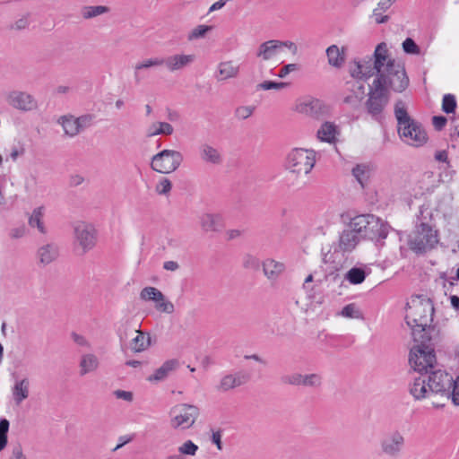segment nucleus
Returning a JSON list of instances; mask_svg holds the SVG:
<instances>
[{
	"mask_svg": "<svg viewBox=\"0 0 459 459\" xmlns=\"http://www.w3.org/2000/svg\"><path fill=\"white\" fill-rule=\"evenodd\" d=\"M374 61H354L351 67V75L357 80L367 81L376 74L375 78L382 77L385 82L391 85L392 91L403 92L409 85V78L404 66L392 58L387 45L379 43L374 51Z\"/></svg>",
	"mask_w": 459,
	"mask_h": 459,
	"instance_id": "nucleus-1",
	"label": "nucleus"
},
{
	"mask_svg": "<svg viewBox=\"0 0 459 459\" xmlns=\"http://www.w3.org/2000/svg\"><path fill=\"white\" fill-rule=\"evenodd\" d=\"M407 314L405 321L411 329L412 336L414 333L431 335L435 327H431L433 316L435 312L434 305L430 298L423 294L412 295L406 303Z\"/></svg>",
	"mask_w": 459,
	"mask_h": 459,
	"instance_id": "nucleus-2",
	"label": "nucleus"
},
{
	"mask_svg": "<svg viewBox=\"0 0 459 459\" xmlns=\"http://www.w3.org/2000/svg\"><path fill=\"white\" fill-rule=\"evenodd\" d=\"M394 115L399 136L404 143L413 147H421L427 143L429 137L425 128L409 116L403 101L395 103Z\"/></svg>",
	"mask_w": 459,
	"mask_h": 459,
	"instance_id": "nucleus-3",
	"label": "nucleus"
},
{
	"mask_svg": "<svg viewBox=\"0 0 459 459\" xmlns=\"http://www.w3.org/2000/svg\"><path fill=\"white\" fill-rule=\"evenodd\" d=\"M413 340L417 343L410 351L409 363L411 368L418 373L428 374L429 368H433L436 363V355L432 336L414 333Z\"/></svg>",
	"mask_w": 459,
	"mask_h": 459,
	"instance_id": "nucleus-4",
	"label": "nucleus"
},
{
	"mask_svg": "<svg viewBox=\"0 0 459 459\" xmlns=\"http://www.w3.org/2000/svg\"><path fill=\"white\" fill-rule=\"evenodd\" d=\"M439 243V232L427 222H420L408 235L407 244L415 254L421 255L434 249Z\"/></svg>",
	"mask_w": 459,
	"mask_h": 459,
	"instance_id": "nucleus-5",
	"label": "nucleus"
},
{
	"mask_svg": "<svg viewBox=\"0 0 459 459\" xmlns=\"http://www.w3.org/2000/svg\"><path fill=\"white\" fill-rule=\"evenodd\" d=\"M389 90L391 85L385 82L383 78H375L369 86L368 98L366 101L368 113L376 119H379L389 101Z\"/></svg>",
	"mask_w": 459,
	"mask_h": 459,
	"instance_id": "nucleus-6",
	"label": "nucleus"
},
{
	"mask_svg": "<svg viewBox=\"0 0 459 459\" xmlns=\"http://www.w3.org/2000/svg\"><path fill=\"white\" fill-rule=\"evenodd\" d=\"M349 230L359 237L373 234L374 236L385 237L387 226L378 217L373 214H360L353 217L349 223Z\"/></svg>",
	"mask_w": 459,
	"mask_h": 459,
	"instance_id": "nucleus-7",
	"label": "nucleus"
},
{
	"mask_svg": "<svg viewBox=\"0 0 459 459\" xmlns=\"http://www.w3.org/2000/svg\"><path fill=\"white\" fill-rule=\"evenodd\" d=\"M200 415V409L194 404L179 403L169 411L170 427L174 429H188Z\"/></svg>",
	"mask_w": 459,
	"mask_h": 459,
	"instance_id": "nucleus-8",
	"label": "nucleus"
},
{
	"mask_svg": "<svg viewBox=\"0 0 459 459\" xmlns=\"http://www.w3.org/2000/svg\"><path fill=\"white\" fill-rule=\"evenodd\" d=\"M316 153L312 150L296 148L287 157V168L297 175H307L314 168Z\"/></svg>",
	"mask_w": 459,
	"mask_h": 459,
	"instance_id": "nucleus-9",
	"label": "nucleus"
},
{
	"mask_svg": "<svg viewBox=\"0 0 459 459\" xmlns=\"http://www.w3.org/2000/svg\"><path fill=\"white\" fill-rule=\"evenodd\" d=\"M183 160L182 154L178 151L164 150L153 156L152 168L160 173L175 171Z\"/></svg>",
	"mask_w": 459,
	"mask_h": 459,
	"instance_id": "nucleus-10",
	"label": "nucleus"
},
{
	"mask_svg": "<svg viewBox=\"0 0 459 459\" xmlns=\"http://www.w3.org/2000/svg\"><path fill=\"white\" fill-rule=\"evenodd\" d=\"M324 301L321 289H299L296 295V304L306 313L316 311Z\"/></svg>",
	"mask_w": 459,
	"mask_h": 459,
	"instance_id": "nucleus-11",
	"label": "nucleus"
},
{
	"mask_svg": "<svg viewBox=\"0 0 459 459\" xmlns=\"http://www.w3.org/2000/svg\"><path fill=\"white\" fill-rule=\"evenodd\" d=\"M282 48H289L293 55L298 53V47L294 42L272 39L259 46L256 56L264 61H269L275 58Z\"/></svg>",
	"mask_w": 459,
	"mask_h": 459,
	"instance_id": "nucleus-12",
	"label": "nucleus"
},
{
	"mask_svg": "<svg viewBox=\"0 0 459 459\" xmlns=\"http://www.w3.org/2000/svg\"><path fill=\"white\" fill-rule=\"evenodd\" d=\"M453 377L443 370L432 371L427 374L428 387L430 393L446 394L451 389Z\"/></svg>",
	"mask_w": 459,
	"mask_h": 459,
	"instance_id": "nucleus-13",
	"label": "nucleus"
},
{
	"mask_svg": "<svg viewBox=\"0 0 459 459\" xmlns=\"http://www.w3.org/2000/svg\"><path fill=\"white\" fill-rule=\"evenodd\" d=\"M295 110L311 117H318L326 111V108L320 100L307 96L296 101Z\"/></svg>",
	"mask_w": 459,
	"mask_h": 459,
	"instance_id": "nucleus-14",
	"label": "nucleus"
},
{
	"mask_svg": "<svg viewBox=\"0 0 459 459\" xmlns=\"http://www.w3.org/2000/svg\"><path fill=\"white\" fill-rule=\"evenodd\" d=\"M404 443V437L399 431H394L381 440V451L389 457L396 458L403 451Z\"/></svg>",
	"mask_w": 459,
	"mask_h": 459,
	"instance_id": "nucleus-15",
	"label": "nucleus"
},
{
	"mask_svg": "<svg viewBox=\"0 0 459 459\" xmlns=\"http://www.w3.org/2000/svg\"><path fill=\"white\" fill-rule=\"evenodd\" d=\"M250 375L244 370L224 375L217 386L219 391L228 392L246 385L250 380Z\"/></svg>",
	"mask_w": 459,
	"mask_h": 459,
	"instance_id": "nucleus-16",
	"label": "nucleus"
},
{
	"mask_svg": "<svg viewBox=\"0 0 459 459\" xmlns=\"http://www.w3.org/2000/svg\"><path fill=\"white\" fill-rule=\"evenodd\" d=\"M75 238L83 251L92 248L96 242L95 230L91 225L78 222L74 228Z\"/></svg>",
	"mask_w": 459,
	"mask_h": 459,
	"instance_id": "nucleus-17",
	"label": "nucleus"
},
{
	"mask_svg": "<svg viewBox=\"0 0 459 459\" xmlns=\"http://www.w3.org/2000/svg\"><path fill=\"white\" fill-rule=\"evenodd\" d=\"M140 297L144 300L155 301L157 309L162 312L169 314L174 312V305L165 300L164 295L158 289H143Z\"/></svg>",
	"mask_w": 459,
	"mask_h": 459,
	"instance_id": "nucleus-18",
	"label": "nucleus"
},
{
	"mask_svg": "<svg viewBox=\"0 0 459 459\" xmlns=\"http://www.w3.org/2000/svg\"><path fill=\"white\" fill-rule=\"evenodd\" d=\"M7 100L12 107L24 111L32 110L37 107L34 99L24 92H12L8 95Z\"/></svg>",
	"mask_w": 459,
	"mask_h": 459,
	"instance_id": "nucleus-19",
	"label": "nucleus"
},
{
	"mask_svg": "<svg viewBox=\"0 0 459 459\" xmlns=\"http://www.w3.org/2000/svg\"><path fill=\"white\" fill-rule=\"evenodd\" d=\"M409 392L416 400H421L430 393L428 387L427 374L420 373L419 377L413 378L409 385Z\"/></svg>",
	"mask_w": 459,
	"mask_h": 459,
	"instance_id": "nucleus-20",
	"label": "nucleus"
},
{
	"mask_svg": "<svg viewBox=\"0 0 459 459\" xmlns=\"http://www.w3.org/2000/svg\"><path fill=\"white\" fill-rule=\"evenodd\" d=\"M179 367V361L177 359L166 360L154 373L147 377L150 382H160L165 380L169 373L175 371Z\"/></svg>",
	"mask_w": 459,
	"mask_h": 459,
	"instance_id": "nucleus-21",
	"label": "nucleus"
},
{
	"mask_svg": "<svg viewBox=\"0 0 459 459\" xmlns=\"http://www.w3.org/2000/svg\"><path fill=\"white\" fill-rule=\"evenodd\" d=\"M195 59V55H174L164 59V65L173 72L190 65Z\"/></svg>",
	"mask_w": 459,
	"mask_h": 459,
	"instance_id": "nucleus-22",
	"label": "nucleus"
},
{
	"mask_svg": "<svg viewBox=\"0 0 459 459\" xmlns=\"http://www.w3.org/2000/svg\"><path fill=\"white\" fill-rule=\"evenodd\" d=\"M359 242V237L349 229L344 230L340 235L338 248L342 252H351Z\"/></svg>",
	"mask_w": 459,
	"mask_h": 459,
	"instance_id": "nucleus-23",
	"label": "nucleus"
},
{
	"mask_svg": "<svg viewBox=\"0 0 459 459\" xmlns=\"http://www.w3.org/2000/svg\"><path fill=\"white\" fill-rule=\"evenodd\" d=\"M328 64L336 68H340L345 62V48H339L337 45H331L326 48Z\"/></svg>",
	"mask_w": 459,
	"mask_h": 459,
	"instance_id": "nucleus-24",
	"label": "nucleus"
},
{
	"mask_svg": "<svg viewBox=\"0 0 459 459\" xmlns=\"http://www.w3.org/2000/svg\"><path fill=\"white\" fill-rule=\"evenodd\" d=\"M285 270V264L282 262L274 259H265L263 262V271L268 279H277Z\"/></svg>",
	"mask_w": 459,
	"mask_h": 459,
	"instance_id": "nucleus-25",
	"label": "nucleus"
},
{
	"mask_svg": "<svg viewBox=\"0 0 459 459\" xmlns=\"http://www.w3.org/2000/svg\"><path fill=\"white\" fill-rule=\"evenodd\" d=\"M201 227L205 231H218L223 228V221L220 215L204 214L200 218Z\"/></svg>",
	"mask_w": 459,
	"mask_h": 459,
	"instance_id": "nucleus-26",
	"label": "nucleus"
},
{
	"mask_svg": "<svg viewBox=\"0 0 459 459\" xmlns=\"http://www.w3.org/2000/svg\"><path fill=\"white\" fill-rule=\"evenodd\" d=\"M30 381L28 378L16 380L12 389L13 401L17 405L29 397Z\"/></svg>",
	"mask_w": 459,
	"mask_h": 459,
	"instance_id": "nucleus-27",
	"label": "nucleus"
},
{
	"mask_svg": "<svg viewBox=\"0 0 459 459\" xmlns=\"http://www.w3.org/2000/svg\"><path fill=\"white\" fill-rule=\"evenodd\" d=\"M372 171L373 168L369 164H358L352 169V175L364 188L371 177Z\"/></svg>",
	"mask_w": 459,
	"mask_h": 459,
	"instance_id": "nucleus-28",
	"label": "nucleus"
},
{
	"mask_svg": "<svg viewBox=\"0 0 459 459\" xmlns=\"http://www.w3.org/2000/svg\"><path fill=\"white\" fill-rule=\"evenodd\" d=\"M337 128L330 122L324 123L317 131V137L322 142L333 143L336 139Z\"/></svg>",
	"mask_w": 459,
	"mask_h": 459,
	"instance_id": "nucleus-29",
	"label": "nucleus"
},
{
	"mask_svg": "<svg viewBox=\"0 0 459 459\" xmlns=\"http://www.w3.org/2000/svg\"><path fill=\"white\" fill-rule=\"evenodd\" d=\"M99 367L98 358L91 353L82 356L80 360V375L84 376L96 370Z\"/></svg>",
	"mask_w": 459,
	"mask_h": 459,
	"instance_id": "nucleus-30",
	"label": "nucleus"
},
{
	"mask_svg": "<svg viewBox=\"0 0 459 459\" xmlns=\"http://www.w3.org/2000/svg\"><path fill=\"white\" fill-rule=\"evenodd\" d=\"M173 131L172 126L167 122H154L146 129V136L152 137L158 134L170 135Z\"/></svg>",
	"mask_w": 459,
	"mask_h": 459,
	"instance_id": "nucleus-31",
	"label": "nucleus"
},
{
	"mask_svg": "<svg viewBox=\"0 0 459 459\" xmlns=\"http://www.w3.org/2000/svg\"><path fill=\"white\" fill-rule=\"evenodd\" d=\"M200 154L205 162L218 164L221 160L218 150L208 144H204L200 147Z\"/></svg>",
	"mask_w": 459,
	"mask_h": 459,
	"instance_id": "nucleus-32",
	"label": "nucleus"
},
{
	"mask_svg": "<svg viewBox=\"0 0 459 459\" xmlns=\"http://www.w3.org/2000/svg\"><path fill=\"white\" fill-rule=\"evenodd\" d=\"M219 74L220 80H227L235 77L238 73V66L236 65L232 61L221 62L219 65Z\"/></svg>",
	"mask_w": 459,
	"mask_h": 459,
	"instance_id": "nucleus-33",
	"label": "nucleus"
},
{
	"mask_svg": "<svg viewBox=\"0 0 459 459\" xmlns=\"http://www.w3.org/2000/svg\"><path fill=\"white\" fill-rule=\"evenodd\" d=\"M39 261L43 264H48L56 259L58 256L57 248L52 245H46L39 249Z\"/></svg>",
	"mask_w": 459,
	"mask_h": 459,
	"instance_id": "nucleus-34",
	"label": "nucleus"
},
{
	"mask_svg": "<svg viewBox=\"0 0 459 459\" xmlns=\"http://www.w3.org/2000/svg\"><path fill=\"white\" fill-rule=\"evenodd\" d=\"M65 134L74 136L77 134L81 128L80 118L73 117H63L61 121Z\"/></svg>",
	"mask_w": 459,
	"mask_h": 459,
	"instance_id": "nucleus-35",
	"label": "nucleus"
},
{
	"mask_svg": "<svg viewBox=\"0 0 459 459\" xmlns=\"http://www.w3.org/2000/svg\"><path fill=\"white\" fill-rule=\"evenodd\" d=\"M367 276V273L364 268L352 267L345 273V280H347L352 285L361 284Z\"/></svg>",
	"mask_w": 459,
	"mask_h": 459,
	"instance_id": "nucleus-36",
	"label": "nucleus"
},
{
	"mask_svg": "<svg viewBox=\"0 0 459 459\" xmlns=\"http://www.w3.org/2000/svg\"><path fill=\"white\" fill-rule=\"evenodd\" d=\"M138 334L130 342V348L134 352L144 351L150 345V337L145 340L144 333L140 330H134Z\"/></svg>",
	"mask_w": 459,
	"mask_h": 459,
	"instance_id": "nucleus-37",
	"label": "nucleus"
},
{
	"mask_svg": "<svg viewBox=\"0 0 459 459\" xmlns=\"http://www.w3.org/2000/svg\"><path fill=\"white\" fill-rule=\"evenodd\" d=\"M42 218L43 208L39 207L32 212V214L29 219V224L30 225V227H37L39 231L44 234L46 233V230L42 222Z\"/></svg>",
	"mask_w": 459,
	"mask_h": 459,
	"instance_id": "nucleus-38",
	"label": "nucleus"
},
{
	"mask_svg": "<svg viewBox=\"0 0 459 459\" xmlns=\"http://www.w3.org/2000/svg\"><path fill=\"white\" fill-rule=\"evenodd\" d=\"M323 384V377L320 374L311 373L303 375V386L319 388Z\"/></svg>",
	"mask_w": 459,
	"mask_h": 459,
	"instance_id": "nucleus-39",
	"label": "nucleus"
},
{
	"mask_svg": "<svg viewBox=\"0 0 459 459\" xmlns=\"http://www.w3.org/2000/svg\"><path fill=\"white\" fill-rule=\"evenodd\" d=\"M280 381L282 385L303 386V374L293 373L290 375H282L280 377Z\"/></svg>",
	"mask_w": 459,
	"mask_h": 459,
	"instance_id": "nucleus-40",
	"label": "nucleus"
},
{
	"mask_svg": "<svg viewBox=\"0 0 459 459\" xmlns=\"http://www.w3.org/2000/svg\"><path fill=\"white\" fill-rule=\"evenodd\" d=\"M108 11V7L98 5V6H85L82 11V16L84 19H90L92 17H96L102 13H105Z\"/></svg>",
	"mask_w": 459,
	"mask_h": 459,
	"instance_id": "nucleus-41",
	"label": "nucleus"
},
{
	"mask_svg": "<svg viewBox=\"0 0 459 459\" xmlns=\"http://www.w3.org/2000/svg\"><path fill=\"white\" fill-rule=\"evenodd\" d=\"M164 65V59L163 58H149L145 59L143 62H140L134 65L135 72L140 71L142 69H147L152 66H160Z\"/></svg>",
	"mask_w": 459,
	"mask_h": 459,
	"instance_id": "nucleus-42",
	"label": "nucleus"
},
{
	"mask_svg": "<svg viewBox=\"0 0 459 459\" xmlns=\"http://www.w3.org/2000/svg\"><path fill=\"white\" fill-rule=\"evenodd\" d=\"M198 451V446L195 445L192 440H187L178 447L179 455H195Z\"/></svg>",
	"mask_w": 459,
	"mask_h": 459,
	"instance_id": "nucleus-43",
	"label": "nucleus"
},
{
	"mask_svg": "<svg viewBox=\"0 0 459 459\" xmlns=\"http://www.w3.org/2000/svg\"><path fill=\"white\" fill-rule=\"evenodd\" d=\"M342 316L349 317V318H360L361 313L357 308L354 303L348 304L344 306L342 311L339 313Z\"/></svg>",
	"mask_w": 459,
	"mask_h": 459,
	"instance_id": "nucleus-44",
	"label": "nucleus"
},
{
	"mask_svg": "<svg viewBox=\"0 0 459 459\" xmlns=\"http://www.w3.org/2000/svg\"><path fill=\"white\" fill-rule=\"evenodd\" d=\"M456 108V100L454 95L446 94L442 100V109L444 112L449 114L455 112Z\"/></svg>",
	"mask_w": 459,
	"mask_h": 459,
	"instance_id": "nucleus-45",
	"label": "nucleus"
},
{
	"mask_svg": "<svg viewBox=\"0 0 459 459\" xmlns=\"http://www.w3.org/2000/svg\"><path fill=\"white\" fill-rule=\"evenodd\" d=\"M451 389L448 394H446L448 397L451 396L452 402L455 405H459V377L456 379L452 378Z\"/></svg>",
	"mask_w": 459,
	"mask_h": 459,
	"instance_id": "nucleus-46",
	"label": "nucleus"
},
{
	"mask_svg": "<svg viewBox=\"0 0 459 459\" xmlns=\"http://www.w3.org/2000/svg\"><path fill=\"white\" fill-rule=\"evenodd\" d=\"M212 27L209 25H198L195 27L188 36L189 39H195L204 37L208 31L212 30Z\"/></svg>",
	"mask_w": 459,
	"mask_h": 459,
	"instance_id": "nucleus-47",
	"label": "nucleus"
},
{
	"mask_svg": "<svg viewBox=\"0 0 459 459\" xmlns=\"http://www.w3.org/2000/svg\"><path fill=\"white\" fill-rule=\"evenodd\" d=\"M290 84L288 82H275L271 81H265L258 85V87L262 90H281L288 87Z\"/></svg>",
	"mask_w": 459,
	"mask_h": 459,
	"instance_id": "nucleus-48",
	"label": "nucleus"
},
{
	"mask_svg": "<svg viewBox=\"0 0 459 459\" xmlns=\"http://www.w3.org/2000/svg\"><path fill=\"white\" fill-rule=\"evenodd\" d=\"M403 48L404 52H406L408 54H419L420 53L419 47L416 45L414 40L411 38H407L403 42Z\"/></svg>",
	"mask_w": 459,
	"mask_h": 459,
	"instance_id": "nucleus-49",
	"label": "nucleus"
},
{
	"mask_svg": "<svg viewBox=\"0 0 459 459\" xmlns=\"http://www.w3.org/2000/svg\"><path fill=\"white\" fill-rule=\"evenodd\" d=\"M171 182L168 178L161 179L156 186V191L160 195H166L171 190Z\"/></svg>",
	"mask_w": 459,
	"mask_h": 459,
	"instance_id": "nucleus-50",
	"label": "nucleus"
},
{
	"mask_svg": "<svg viewBox=\"0 0 459 459\" xmlns=\"http://www.w3.org/2000/svg\"><path fill=\"white\" fill-rule=\"evenodd\" d=\"M9 420L5 418L0 420V441L8 442Z\"/></svg>",
	"mask_w": 459,
	"mask_h": 459,
	"instance_id": "nucleus-51",
	"label": "nucleus"
},
{
	"mask_svg": "<svg viewBox=\"0 0 459 459\" xmlns=\"http://www.w3.org/2000/svg\"><path fill=\"white\" fill-rule=\"evenodd\" d=\"M299 69V65L297 64H288L283 65L278 74L280 78L286 77L290 73L297 71Z\"/></svg>",
	"mask_w": 459,
	"mask_h": 459,
	"instance_id": "nucleus-52",
	"label": "nucleus"
},
{
	"mask_svg": "<svg viewBox=\"0 0 459 459\" xmlns=\"http://www.w3.org/2000/svg\"><path fill=\"white\" fill-rule=\"evenodd\" d=\"M254 108L252 107H240L236 110V116L238 118L246 119L253 114Z\"/></svg>",
	"mask_w": 459,
	"mask_h": 459,
	"instance_id": "nucleus-53",
	"label": "nucleus"
},
{
	"mask_svg": "<svg viewBox=\"0 0 459 459\" xmlns=\"http://www.w3.org/2000/svg\"><path fill=\"white\" fill-rule=\"evenodd\" d=\"M384 12L379 10V8H375L372 13V19H374L376 23H384L388 21V16L383 14Z\"/></svg>",
	"mask_w": 459,
	"mask_h": 459,
	"instance_id": "nucleus-54",
	"label": "nucleus"
},
{
	"mask_svg": "<svg viewBox=\"0 0 459 459\" xmlns=\"http://www.w3.org/2000/svg\"><path fill=\"white\" fill-rule=\"evenodd\" d=\"M9 459H26L21 444H16L12 448V455Z\"/></svg>",
	"mask_w": 459,
	"mask_h": 459,
	"instance_id": "nucleus-55",
	"label": "nucleus"
},
{
	"mask_svg": "<svg viewBox=\"0 0 459 459\" xmlns=\"http://www.w3.org/2000/svg\"><path fill=\"white\" fill-rule=\"evenodd\" d=\"M71 337H72L73 341L79 346H82V347H89L90 346L89 342L86 340V338L81 334H78V333L73 332L71 333Z\"/></svg>",
	"mask_w": 459,
	"mask_h": 459,
	"instance_id": "nucleus-56",
	"label": "nucleus"
},
{
	"mask_svg": "<svg viewBox=\"0 0 459 459\" xmlns=\"http://www.w3.org/2000/svg\"><path fill=\"white\" fill-rule=\"evenodd\" d=\"M114 395L117 398V399H123L126 402H132L133 401V398H134V395H133V393L132 392H129V391H124V390H116L114 392Z\"/></svg>",
	"mask_w": 459,
	"mask_h": 459,
	"instance_id": "nucleus-57",
	"label": "nucleus"
},
{
	"mask_svg": "<svg viewBox=\"0 0 459 459\" xmlns=\"http://www.w3.org/2000/svg\"><path fill=\"white\" fill-rule=\"evenodd\" d=\"M221 437L222 431L221 429L212 431V442L217 446L218 450H222Z\"/></svg>",
	"mask_w": 459,
	"mask_h": 459,
	"instance_id": "nucleus-58",
	"label": "nucleus"
},
{
	"mask_svg": "<svg viewBox=\"0 0 459 459\" xmlns=\"http://www.w3.org/2000/svg\"><path fill=\"white\" fill-rule=\"evenodd\" d=\"M432 120H433V126L437 130L442 129L446 124V118L442 116H436L433 117Z\"/></svg>",
	"mask_w": 459,
	"mask_h": 459,
	"instance_id": "nucleus-59",
	"label": "nucleus"
},
{
	"mask_svg": "<svg viewBox=\"0 0 459 459\" xmlns=\"http://www.w3.org/2000/svg\"><path fill=\"white\" fill-rule=\"evenodd\" d=\"M130 328V325H129V323L126 321L125 324H123L121 325V327L118 328V335H119V338H120V341L123 342L125 341L128 334H127V330Z\"/></svg>",
	"mask_w": 459,
	"mask_h": 459,
	"instance_id": "nucleus-60",
	"label": "nucleus"
},
{
	"mask_svg": "<svg viewBox=\"0 0 459 459\" xmlns=\"http://www.w3.org/2000/svg\"><path fill=\"white\" fill-rule=\"evenodd\" d=\"M28 24H29L28 18L27 17H22V18L19 19L14 23V25L12 26V29L22 30V29L26 28L28 26Z\"/></svg>",
	"mask_w": 459,
	"mask_h": 459,
	"instance_id": "nucleus-61",
	"label": "nucleus"
},
{
	"mask_svg": "<svg viewBox=\"0 0 459 459\" xmlns=\"http://www.w3.org/2000/svg\"><path fill=\"white\" fill-rule=\"evenodd\" d=\"M394 0H380L377 4V7L382 12H385L391 5Z\"/></svg>",
	"mask_w": 459,
	"mask_h": 459,
	"instance_id": "nucleus-62",
	"label": "nucleus"
},
{
	"mask_svg": "<svg viewBox=\"0 0 459 459\" xmlns=\"http://www.w3.org/2000/svg\"><path fill=\"white\" fill-rule=\"evenodd\" d=\"M435 159L438 161L446 162L448 159L447 152L446 151L437 152L435 154Z\"/></svg>",
	"mask_w": 459,
	"mask_h": 459,
	"instance_id": "nucleus-63",
	"label": "nucleus"
},
{
	"mask_svg": "<svg viewBox=\"0 0 459 459\" xmlns=\"http://www.w3.org/2000/svg\"><path fill=\"white\" fill-rule=\"evenodd\" d=\"M451 306L457 311H459V297L457 295L449 296Z\"/></svg>",
	"mask_w": 459,
	"mask_h": 459,
	"instance_id": "nucleus-64",
	"label": "nucleus"
}]
</instances>
